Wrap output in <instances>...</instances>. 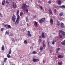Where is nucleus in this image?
<instances>
[{
	"instance_id": "6",
	"label": "nucleus",
	"mask_w": 65,
	"mask_h": 65,
	"mask_svg": "<svg viewBox=\"0 0 65 65\" xmlns=\"http://www.w3.org/2000/svg\"><path fill=\"white\" fill-rule=\"evenodd\" d=\"M33 61L34 62H38L39 61V59H35L34 58Z\"/></svg>"
},
{
	"instance_id": "26",
	"label": "nucleus",
	"mask_w": 65,
	"mask_h": 65,
	"mask_svg": "<svg viewBox=\"0 0 65 65\" xmlns=\"http://www.w3.org/2000/svg\"><path fill=\"white\" fill-rule=\"evenodd\" d=\"M35 25L36 26H38V24H37V23L36 21H35Z\"/></svg>"
},
{
	"instance_id": "34",
	"label": "nucleus",
	"mask_w": 65,
	"mask_h": 65,
	"mask_svg": "<svg viewBox=\"0 0 65 65\" xmlns=\"http://www.w3.org/2000/svg\"><path fill=\"white\" fill-rule=\"evenodd\" d=\"M25 11H26V12H28V9H26L25 10Z\"/></svg>"
},
{
	"instance_id": "53",
	"label": "nucleus",
	"mask_w": 65,
	"mask_h": 65,
	"mask_svg": "<svg viewBox=\"0 0 65 65\" xmlns=\"http://www.w3.org/2000/svg\"><path fill=\"white\" fill-rule=\"evenodd\" d=\"M3 2H4V3H5V0H4V1Z\"/></svg>"
},
{
	"instance_id": "19",
	"label": "nucleus",
	"mask_w": 65,
	"mask_h": 65,
	"mask_svg": "<svg viewBox=\"0 0 65 65\" xmlns=\"http://www.w3.org/2000/svg\"><path fill=\"white\" fill-rule=\"evenodd\" d=\"M48 11L49 12V13L50 14H53V12H52V11L50 10H48Z\"/></svg>"
},
{
	"instance_id": "7",
	"label": "nucleus",
	"mask_w": 65,
	"mask_h": 65,
	"mask_svg": "<svg viewBox=\"0 0 65 65\" xmlns=\"http://www.w3.org/2000/svg\"><path fill=\"white\" fill-rule=\"evenodd\" d=\"M60 27L63 29L65 28V26L64 25V24L62 23H60Z\"/></svg>"
},
{
	"instance_id": "2",
	"label": "nucleus",
	"mask_w": 65,
	"mask_h": 65,
	"mask_svg": "<svg viewBox=\"0 0 65 65\" xmlns=\"http://www.w3.org/2000/svg\"><path fill=\"white\" fill-rule=\"evenodd\" d=\"M13 14V15L12 18V20L13 22L14 23L15 21V20H16V16L14 14Z\"/></svg>"
},
{
	"instance_id": "42",
	"label": "nucleus",
	"mask_w": 65,
	"mask_h": 65,
	"mask_svg": "<svg viewBox=\"0 0 65 65\" xmlns=\"http://www.w3.org/2000/svg\"><path fill=\"white\" fill-rule=\"evenodd\" d=\"M48 3H49V4H51V1H48Z\"/></svg>"
},
{
	"instance_id": "57",
	"label": "nucleus",
	"mask_w": 65,
	"mask_h": 65,
	"mask_svg": "<svg viewBox=\"0 0 65 65\" xmlns=\"http://www.w3.org/2000/svg\"><path fill=\"white\" fill-rule=\"evenodd\" d=\"M45 61H43V63H45Z\"/></svg>"
},
{
	"instance_id": "61",
	"label": "nucleus",
	"mask_w": 65,
	"mask_h": 65,
	"mask_svg": "<svg viewBox=\"0 0 65 65\" xmlns=\"http://www.w3.org/2000/svg\"><path fill=\"white\" fill-rule=\"evenodd\" d=\"M19 1H21V0H18Z\"/></svg>"
},
{
	"instance_id": "28",
	"label": "nucleus",
	"mask_w": 65,
	"mask_h": 65,
	"mask_svg": "<svg viewBox=\"0 0 65 65\" xmlns=\"http://www.w3.org/2000/svg\"><path fill=\"white\" fill-rule=\"evenodd\" d=\"M7 27L9 28H11V26L10 25H7Z\"/></svg>"
},
{
	"instance_id": "24",
	"label": "nucleus",
	"mask_w": 65,
	"mask_h": 65,
	"mask_svg": "<svg viewBox=\"0 0 65 65\" xmlns=\"http://www.w3.org/2000/svg\"><path fill=\"white\" fill-rule=\"evenodd\" d=\"M58 65H62V62H58Z\"/></svg>"
},
{
	"instance_id": "27",
	"label": "nucleus",
	"mask_w": 65,
	"mask_h": 65,
	"mask_svg": "<svg viewBox=\"0 0 65 65\" xmlns=\"http://www.w3.org/2000/svg\"><path fill=\"white\" fill-rule=\"evenodd\" d=\"M6 60H7V58H5L4 60V62H6Z\"/></svg>"
},
{
	"instance_id": "12",
	"label": "nucleus",
	"mask_w": 65,
	"mask_h": 65,
	"mask_svg": "<svg viewBox=\"0 0 65 65\" xmlns=\"http://www.w3.org/2000/svg\"><path fill=\"white\" fill-rule=\"evenodd\" d=\"M42 37L43 38H45V36H44V33L42 32Z\"/></svg>"
},
{
	"instance_id": "38",
	"label": "nucleus",
	"mask_w": 65,
	"mask_h": 65,
	"mask_svg": "<svg viewBox=\"0 0 65 65\" xmlns=\"http://www.w3.org/2000/svg\"><path fill=\"white\" fill-rule=\"evenodd\" d=\"M52 44H55V41H54L52 42Z\"/></svg>"
},
{
	"instance_id": "35",
	"label": "nucleus",
	"mask_w": 65,
	"mask_h": 65,
	"mask_svg": "<svg viewBox=\"0 0 65 65\" xmlns=\"http://www.w3.org/2000/svg\"><path fill=\"white\" fill-rule=\"evenodd\" d=\"M6 3H7V4H9V3L7 1H6Z\"/></svg>"
},
{
	"instance_id": "47",
	"label": "nucleus",
	"mask_w": 65,
	"mask_h": 65,
	"mask_svg": "<svg viewBox=\"0 0 65 65\" xmlns=\"http://www.w3.org/2000/svg\"><path fill=\"white\" fill-rule=\"evenodd\" d=\"M7 25H8V24H6V25H5L4 27H6L7 26Z\"/></svg>"
},
{
	"instance_id": "3",
	"label": "nucleus",
	"mask_w": 65,
	"mask_h": 65,
	"mask_svg": "<svg viewBox=\"0 0 65 65\" xmlns=\"http://www.w3.org/2000/svg\"><path fill=\"white\" fill-rule=\"evenodd\" d=\"M27 6V5L25 4L24 3L22 5V9L24 11H25L26 9V6Z\"/></svg>"
},
{
	"instance_id": "54",
	"label": "nucleus",
	"mask_w": 65,
	"mask_h": 65,
	"mask_svg": "<svg viewBox=\"0 0 65 65\" xmlns=\"http://www.w3.org/2000/svg\"><path fill=\"white\" fill-rule=\"evenodd\" d=\"M28 33H30V31L28 30Z\"/></svg>"
},
{
	"instance_id": "16",
	"label": "nucleus",
	"mask_w": 65,
	"mask_h": 65,
	"mask_svg": "<svg viewBox=\"0 0 65 65\" xmlns=\"http://www.w3.org/2000/svg\"><path fill=\"white\" fill-rule=\"evenodd\" d=\"M19 21L16 20L15 22V24H16V25H17V24H18L19 23Z\"/></svg>"
},
{
	"instance_id": "43",
	"label": "nucleus",
	"mask_w": 65,
	"mask_h": 65,
	"mask_svg": "<svg viewBox=\"0 0 65 65\" xmlns=\"http://www.w3.org/2000/svg\"><path fill=\"white\" fill-rule=\"evenodd\" d=\"M0 16L1 17V18H2L3 16H2V14L0 13Z\"/></svg>"
},
{
	"instance_id": "8",
	"label": "nucleus",
	"mask_w": 65,
	"mask_h": 65,
	"mask_svg": "<svg viewBox=\"0 0 65 65\" xmlns=\"http://www.w3.org/2000/svg\"><path fill=\"white\" fill-rule=\"evenodd\" d=\"M54 21H53V19L52 18H51L50 20V23L52 25L53 24V22Z\"/></svg>"
},
{
	"instance_id": "58",
	"label": "nucleus",
	"mask_w": 65,
	"mask_h": 65,
	"mask_svg": "<svg viewBox=\"0 0 65 65\" xmlns=\"http://www.w3.org/2000/svg\"><path fill=\"white\" fill-rule=\"evenodd\" d=\"M58 51H57L56 52V53H58Z\"/></svg>"
},
{
	"instance_id": "15",
	"label": "nucleus",
	"mask_w": 65,
	"mask_h": 65,
	"mask_svg": "<svg viewBox=\"0 0 65 65\" xmlns=\"http://www.w3.org/2000/svg\"><path fill=\"white\" fill-rule=\"evenodd\" d=\"M17 19L16 20H17V21H20V16L19 15H17Z\"/></svg>"
},
{
	"instance_id": "39",
	"label": "nucleus",
	"mask_w": 65,
	"mask_h": 65,
	"mask_svg": "<svg viewBox=\"0 0 65 65\" xmlns=\"http://www.w3.org/2000/svg\"><path fill=\"white\" fill-rule=\"evenodd\" d=\"M24 42L25 44L27 43V42L26 41V40L24 41Z\"/></svg>"
},
{
	"instance_id": "51",
	"label": "nucleus",
	"mask_w": 65,
	"mask_h": 65,
	"mask_svg": "<svg viewBox=\"0 0 65 65\" xmlns=\"http://www.w3.org/2000/svg\"><path fill=\"white\" fill-rule=\"evenodd\" d=\"M36 6L38 8V4H37V5H36Z\"/></svg>"
},
{
	"instance_id": "17",
	"label": "nucleus",
	"mask_w": 65,
	"mask_h": 65,
	"mask_svg": "<svg viewBox=\"0 0 65 65\" xmlns=\"http://www.w3.org/2000/svg\"><path fill=\"white\" fill-rule=\"evenodd\" d=\"M40 50L41 51H42L43 50V47L42 46H41L40 47Z\"/></svg>"
},
{
	"instance_id": "59",
	"label": "nucleus",
	"mask_w": 65,
	"mask_h": 65,
	"mask_svg": "<svg viewBox=\"0 0 65 65\" xmlns=\"http://www.w3.org/2000/svg\"><path fill=\"white\" fill-rule=\"evenodd\" d=\"M12 65H15V64H13Z\"/></svg>"
},
{
	"instance_id": "44",
	"label": "nucleus",
	"mask_w": 65,
	"mask_h": 65,
	"mask_svg": "<svg viewBox=\"0 0 65 65\" xmlns=\"http://www.w3.org/2000/svg\"><path fill=\"white\" fill-rule=\"evenodd\" d=\"M38 3H41V1H38Z\"/></svg>"
},
{
	"instance_id": "55",
	"label": "nucleus",
	"mask_w": 65,
	"mask_h": 65,
	"mask_svg": "<svg viewBox=\"0 0 65 65\" xmlns=\"http://www.w3.org/2000/svg\"><path fill=\"white\" fill-rule=\"evenodd\" d=\"M55 42H57V39H56L55 40Z\"/></svg>"
},
{
	"instance_id": "4",
	"label": "nucleus",
	"mask_w": 65,
	"mask_h": 65,
	"mask_svg": "<svg viewBox=\"0 0 65 65\" xmlns=\"http://www.w3.org/2000/svg\"><path fill=\"white\" fill-rule=\"evenodd\" d=\"M45 21V18H42L39 21L40 23H41L44 22Z\"/></svg>"
},
{
	"instance_id": "37",
	"label": "nucleus",
	"mask_w": 65,
	"mask_h": 65,
	"mask_svg": "<svg viewBox=\"0 0 65 65\" xmlns=\"http://www.w3.org/2000/svg\"><path fill=\"white\" fill-rule=\"evenodd\" d=\"M3 30H4V28H1V31H2V32H3Z\"/></svg>"
},
{
	"instance_id": "31",
	"label": "nucleus",
	"mask_w": 65,
	"mask_h": 65,
	"mask_svg": "<svg viewBox=\"0 0 65 65\" xmlns=\"http://www.w3.org/2000/svg\"><path fill=\"white\" fill-rule=\"evenodd\" d=\"M12 42H14L15 41V40H14V38H12Z\"/></svg>"
},
{
	"instance_id": "9",
	"label": "nucleus",
	"mask_w": 65,
	"mask_h": 65,
	"mask_svg": "<svg viewBox=\"0 0 65 65\" xmlns=\"http://www.w3.org/2000/svg\"><path fill=\"white\" fill-rule=\"evenodd\" d=\"M58 5H61L62 2V1L61 0H58Z\"/></svg>"
},
{
	"instance_id": "33",
	"label": "nucleus",
	"mask_w": 65,
	"mask_h": 65,
	"mask_svg": "<svg viewBox=\"0 0 65 65\" xmlns=\"http://www.w3.org/2000/svg\"><path fill=\"white\" fill-rule=\"evenodd\" d=\"M39 7H40V8L41 9H43V8L42 7V6H39Z\"/></svg>"
},
{
	"instance_id": "48",
	"label": "nucleus",
	"mask_w": 65,
	"mask_h": 65,
	"mask_svg": "<svg viewBox=\"0 0 65 65\" xmlns=\"http://www.w3.org/2000/svg\"><path fill=\"white\" fill-rule=\"evenodd\" d=\"M2 4L3 5H4V3L3 2H2Z\"/></svg>"
},
{
	"instance_id": "23",
	"label": "nucleus",
	"mask_w": 65,
	"mask_h": 65,
	"mask_svg": "<svg viewBox=\"0 0 65 65\" xmlns=\"http://www.w3.org/2000/svg\"><path fill=\"white\" fill-rule=\"evenodd\" d=\"M27 16L26 17V22H27V23H28V22H29V19H28L27 18Z\"/></svg>"
},
{
	"instance_id": "30",
	"label": "nucleus",
	"mask_w": 65,
	"mask_h": 65,
	"mask_svg": "<svg viewBox=\"0 0 65 65\" xmlns=\"http://www.w3.org/2000/svg\"><path fill=\"white\" fill-rule=\"evenodd\" d=\"M20 15L21 17H22V15L23 14V13L22 12H21L20 13Z\"/></svg>"
},
{
	"instance_id": "50",
	"label": "nucleus",
	"mask_w": 65,
	"mask_h": 65,
	"mask_svg": "<svg viewBox=\"0 0 65 65\" xmlns=\"http://www.w3.org/2000/svg\"><path fill=\"white\" fill-rule=\"evenodd\" d=\"M43 47H45V45H44V44L43 45Z\"/></svg>"
},
{
	"instance_id": "49",
	"label": "nucleus",
	"mask_w": 65,
	"mask_h": 65,
	"mask_svg": "<svg viewBox=\"0 0 65 65\" xmlns=\"http://www.w3.org/2000/svg\"><path fill=\"white\" fill-rule=\"evenodd\" d=\"M33 54H35V53H36V52L35 51H34L33 52Z\"/></svg>"
},
{
	"instance_id": "13",
	"label": "nucleus",
	"mask_w": 65,
	"mask_h": 65,
	"mask_svg": "<svg viewBox=\"0 0 65 65\" xmlns=\"http://www.w3.org/2000/svg\"><path fill=\"white\" fill-rule=\"evenodd\" d=\"M59 7H60V8H64V9H65V6L64 5L61 6H59Z\"/></svg>"
},
{
	"instance_id": "1",
	"label": "nucleus",
	"mask_w": 65,
	"mask_h": 65,
	"mask_svg": "<svg viewBox=\"0 0 65 65\" xmlns=\"http://www.w3.org/2000/svg\"><path fill=\"white\" fill-rule=\"evenodd\" d=\"M61 35H59V37L60 38H62L63 37V36H64L65 35V32L64 31L62 30H60L59 31V34H61Z\"/></svg>"
},
{
	"instance_id": "60",
	"label": "nucleus",
	"mask_w": 65,
	"mask_h": 65,
	"mask_svg": "<svg viewBox=\"0 0 65 65\" xmlns=\"http://www.w3.org/2000/svg\"><path fill=\"white\" fill-rule=\"evenodd\" d=\"M30 49H31V47H30Z\"/></svg>"
},
{
	"instance_id": "36",
	"label": "nucleus",
	"mask_w": 65,
	"mask_h": 65,
	"mask_svg": "<svg viewBox=\"0 0 65 65\" xmlns=\"http://www.w3.org/2000/svg\"><path fill=\"white\" fill-rule=\"evenodd\" d=\"M60 50V48H57V51H59Z\"/></svg>"
},
{
	"instance_id": "29",
	"label": "nucleus",
	"mask_w": 65,
	"mask_h": 65,
	"mask_svg": "<svg viewBox=\"0 0 65 65\" xmlns=\"http://www.w3.org/2000/svg\"><path fill=\"white\" fill-rule=\"evenodd\" d=\"M19 10L18 9L17 11V15H18L19 14Z\"/></svg>"
},
{
	"instance_id": "40",
	"label": "nucleus",
	"mask_w": 65,
	"mask_h": 65,
	"mask_svg": "<svg viewBox=\"0 0 65 65\" xmlns=\"http://www.w3.org/2000/svg\"><path fill=\"white\" fill-rule=\"evenodd\" d=\"M47 45H48V46H50V41H49L48 42V44H47Z\"/></svg>"
},
{
	"instance_id": "32",
	"label": "nucleus",
	"mask_w": 65,
	"mask_h": 65,
	"mask_svg": "<svg viewBox=\"0 0 65 65\" xmlns=\"http://www.w3.org/2000/svg\"><path fill=\"white\" fill-rule=\"evenodd\" d=\"M4 45H3L2 47V50H4Z\"/></svg>"
},
{
	"instance_id": "62",
	"label": "nucleus",
	"mask_w": 65,
	"mask_h": 65,
	"mask_svg": "<svg viewBox=\"0 0 65 65\" xmlns=\"http://www.w3.org/2000/svg\"><path fill=\"white\" fill-rule=\"evenodd\" d=\"M31 2H32V0H31Z\"/></svg>"
},
{
	"instance_id": "25",
	"label": "nucleus",
	"mask_w": 65,
	"mask_h": 65,
	"mask_svg": "<svg viewBox=\"0 0 65 65\" xmlns=\"http://www.w3.org/2000/svg\"><path fill=\"white\" fill-rule=\"evenodd\" d=\"M27 35L30 36V37H31V36H32V35H31L30 33H28L27 34Z\"/></svg>"
},
{
	"instance_id": "18",
	"label": "nucleus",
	"mask_w": 65,
	"mask_h": 65,
	"mask_svg": "<svg viewBox=\"0 0 65 65\" xmlns=\"http://www.w3.org/2000/svg\"><path fill=\"white\" fill-rule=\"evenodd\" d=\"M63 15V12H60L59 13V16L60 17H62Z\"/></svg>"
},
{
	"instance_id": "14",
	"label": "nucleus",
	"mask_w": 65,
	"mask_h": 65,
	"mask_svg": "<svg viewBox=\"0 0 65 65\" xmlns=\"http://www.w3.org/2000/svg\"><path fill=\"white\" fill-rule=\"evenodd\" d=\"M58 58H63V56L61 55H59L58 56Z\"/></svg>"
},
{
	"instance_id": "63",
	"label": "nucleus",
	"mask_w": 65,
	"mask_h": 65,
	"mask_svg": "<svg viewBox=\"0 0 65 65\" xmlns=\"http://www.w3.org/2000/svg\"><path fill=\"white\" fill-rule=\"evenodd\" d=\"M43 44H44V43H43Z\"/></svg>"
},
{
	"instance_id": "21",
	"label": "nucleus",
	"mask_w": 65,
	"mask_h": 65,
	"mask_svg": "<svg viewBox=\"0 0 65 65\" xmlns=\"http://www.w3.org/2000/svg\"><path fill=\"white\" fill-rule=\"evenodd\" d=\"M7 57L8 58H10L11 57V56L9 54H8L7 55Z\"/></svg>"
},
{
	"instance_id": "5",
	"label": "nucleus",
	"mask_w": 65,
	"mask_h": 65,
	"mask_svg": "<svg viewBox=\"0 0 65 65\" xmlns=\"http://www.w3.org/2000/svg\"><path fill=\"white\" fill-rule=\"evenodd\" d=\"M17 4L15 2H13V8H14V9H15V8H17Z\"/></svg>"
},
{
	"instance_id": "10",
	"label": "nucleus",
	"mask_w": 65,
	"mask_h": 65,
	"mask_svg": "<svg viewBox=\"0 0 65 65\" xmlns=\"http://www.w3.org/2000/svg\"><path fill=\"white\" fill-rule=\"evenodd\" d=\"M61 44L62 45H65V40H64L61 43Z\"/></svg>"
},
{
	"instance_id": "41",
	"label": "nucleus",
	"mask_w": 65,
	"mask_h": 65,
	"mask_svg": "<svg viewBox=\"0 0 65 65\" xmlns=\"http://www.w3.org/2000/svg\"><path fill=\"white\" fill-rule=\"evenodd\" d=\"M57 25H58V26H59L60 25V23H59V22H58V23Z\"/></svg>"
},
{
	"instance_id": "46",
	"label": "nucleus",
	"mask_w": 65,
	"mask_h": 65,
	"mask_svg": "<svg viewBox=\"0 0 65 65\" xmlns=\"http://www.w3.org/2000/svg\"><path fill=\"white\" fill-rule=\"evenodd\" d=\"M35 17H36V16H34L33 17V19H34V18H35Z\"/></svg>"
},
{
	"instance_id": "22",
	"label": "nucleus",
	"mask_w": 65,
	"mask_h": 65,
	"mask_svg": "<svg viewBox=\"0 0 65 65\" xmlns=\"http://www.w3.org/2000/svg\"><path fill=\"white\" fill-rule=\"evenodd\" d=\"M9 32L6 31L5 32V35H9Z\"/></svg>"
},
{
	"instance_id": "56",
	"label": "nucleus",
	"mask_w": 65,
	"mask_h": 65,
	"mask_svg": "<svg viewBox=\"0 0 65 65\" xmlns=\"http://www.w3.org/2000/svg\"><path fill=\"white\" fill-rule=\"evenodd\" d=\"M0 65H1V64H0ZM1 65H4V64L3 63H2V64Z\"/></svg>"
},
{
	"instance_id": "11",
	"label": "nucleus",
	"mask_w": 65,
	"mask_h": 65,
	"mask_svg": "<svg viewBox=\"0 0 65 65\" xmlns=\"http://www.w3.org/2000/svg\"><path fill=\"white\" fill-rule=\"evenodd\" d=\"M41 38V36H39V44H40V43L41 42V39H40Z\"/></svg>"
},
{
	"instance_id": "52",
	"label": "nucleus",
	"mask_w": 65,
	"mask_h": 65,
	"mask_svg": "<svg viewBox=\"0 0 65 65\" xmlns=\"http://www.w3.org/2000/svg\"><path fill=\"white\" fill-rule=\"evenodd\" d=\"M29 6H30L29 5H28L27 6H26L27 7H29Z\"/></svg>"
},
{
	"instance_id": "45",
	"label": "nucleus",
	"mask_w": 65,
	"mask_h": 65,
	"mask_svg": "<svg viewBox=\"0 0 65 65\" xmlns=\"http://www.w3.org/2000/svg\"><path fill=\"white\" fill-rule=\"evenodd\" d=\"M54 11H55V12H56L57 11L56 10V9H55L54 10Z\"/></svg>"
},
{
	"instance_id": "20",
	"label": "nucleus",
	"mask_w": 65,
	"mask_h": 65,
	"mask_svg": "<svg viewBox=\"0 0 65 65\" xmlns=\"http://www.w3.org/2000/svg\"><path fill=\"white\" fill-rule=\"evenodd\" d=\"M9 54H11V48H10L9 49Z\"/></svg>"
}]
</instances>
